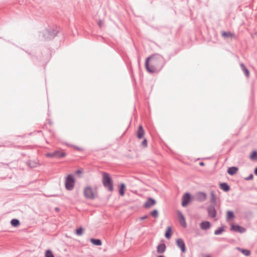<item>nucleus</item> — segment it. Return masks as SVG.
<instances>
[{
    "label": "nucleus",
    "instance_id": "nucleus-1",
    "mask_svg": "<svg viewBox=\"0 0 257 257\" xmlns=\"http://www.w3.org/2000/svg\"><path fill=\"white\" fill-rule=\"evenodd\" d=\"M165 65L164 57L159 54H154L147 58L145 61L147 70L150 73L158 72Z\"/></svg>",
    "mask_w": 257,
    "mask_h": 257
},
{
    "label": "nucleus",
    "instance_id": "nucleus-2",
    "mask_svg": "<svg viewBox=\"0 0 257 257\" xmlns=\"http://www.w3.org/2000/svg\"><path fill=\"white\" fill-rule=\"evenodd\" d=\"M58 33V31L51 28L46 29L40 34V39L41 40H50L53 39Z\"/></svg>",
    "mask_w": 257,
    "mask_h": 257
},
{
    "label": "nucleus",
    "instance_id": "nucleus-3",
    "mask_svg": "<svg viewBox=\"0 0 257 257\" xmlns=\"http://www.w3.org/2000/svg\"><path fill=\"white\" fill-rule=\"evenodd\" d=\"M102 184L105 188L112 192L113 190V182L109 175L105 172L102 173Z\"/></svg>",
    "mask_w": 257,
    "mask_h": 257
},
{
    "label": "nucleus",
    "instance_id": "nucleus-4",
    "mask_svg": "<svg viewBox=\"0 0 257 257\" xmlns=\"http://www.w3.org/2000/svg\"><path fill=\"white\" fill-rule=\"evenodd\" d=\"M75 184V180L72 175H68L66 178L65 185L66 189L68 190L73 189Z\"/></svg>",
    "mask_w": 257,
    "mask_h": 257
},
{
    "label": "nucleus",
    "instance_id": "nucleus-5",
    "mask_svg": "<svg viewBox=\"0 0 257 257\" xmlns=\"http://www.w3.org/2000/svg\"><path fill=\"white\" fill-rule=\"evenodd\" d=\"M83 194L85 197L87 199H94L95 197L94 192L92 188L90 186L86 187L84 189Z\"/></svg>",
    "mask_w": 257,
    "mask_h": 257
},
{
    "label": "nucleus",
    "instance_id": "nucleus-6",
    "mask_svg": "<svg viewBox=\"0 0 257 257\" xmlns=\"http://www.w3.org/2000/svg\"><path fill=\"white\" fill-rule=\"evenodd\" d=\"M66 154L64 152L60 151H55L53 153H48L46 154V157L48 158H55L57 159L62 158L65 157Z\"/></svg>",
    "mask_w": 257,
    "mask_h": 257
},
{
    "label": "nucleus",
    "instance_id": "nucleus-7",
    "mask_svg": "<svg viewBox=\"0 0 257 257\" xmlns=\"http://www.w3.org/2000/svg\"><path fill=\"white\" fill-rule=\"evenodd\" d=\"M191 200V195L189 193H185L182 198V206L186 207Z\"/></svg>",
    "mask_w": 257,
    "mask_h": 257
},
{
    "label": "nucleus",
    "instance_id": "nucleus-8",
    "mask_svg": "<svg viewBox=\"0 0 257 257\" xmlns=\"http://www.w3.org/2000/svg\"><path fill=\"white\" fill-rule=\"evenodd\" d=\"M208 216L211 218H215L216 216V211L214 205H211L207 207V209Z\"/></svg>",
    "mask_w": 257,
    "mask_h": 257
},
{
    "label": "nucleus",
    "instance_id": "nucleus-9",
    "mask_svg": "<svg viewBox=\"0 0 257 257\" xmlns=\"http://www.w3.org/2000/svg\"><path fill=\"white\" fill-rule=\"evenodd\" d=\"M178 218L179 221L181 225L184 227L186 228L187 227V224L186 222L185 218L183 214L180 211H177Z\"/></svg>",
    "mask_w": 257,
    "mask_h": 257
},
{
    "label": "nucleus",
    "instance_id": "nucleus-10",
    "mask_svg": "<svg viewBox=\"0 0 257 257\" xmlns=\"http://www.w3.org/2000/svg\"><path fill=\"white\" fill-rule=\"evenodd\" d=\"M176 244L182 252L186 251V246L184 240L182 238H178L176 240Z\"/></svg>",
    "mask_w": 257,
    "mask_h": 257
},
{
    "label": "nucleus",
    "instance_id": "nucleus-11",
    "mask_svg": "<svg viewBox=\"0 0 257 257\" xmlns=\"http://www.w3.org/2000/svg\"><path fill=\"white\" fill-rule=\"evenodd\" d=\"M196 199L199 202H204L206 200L207 195L205 192H198L196 194Z\"/></svg>",
    "mask_w": 257,
    "mask_h": 257
},
{
    "label": "nucleus",
    "instance_id": "nucleus-12",
    "mask_svg": "<svg viewBox=\"0 0 257 257\" xmlns=\"http://www.w3.org/2000/svg\"><path fill=\"white\" fill-rule=\"evenodd\" d=\"M230 230L239 233H243L246 231V229L244 227L238 225H232Z\"/></svg>",
    "mask_w": 257,
    "mask_h": 257
},
{
    "label": "nucleus",
    "instance_id": "nucleus-13",
    "mask_svg": "<svg viewBox=\"0 0 257 257\" xmlns=\"http://www.w3.org/2000/svg\"><path fill=\"white\" fill-rule=\"evenodd\" d=\"M156 201L152 198H149L144 203V206L146 208H150L152 206L155 205Z\"/></svg>",
    "mask_w": 257,
    "mask_h": 257
},
{
    "label": "nucleus",
    "instance_id": "nucleus-14",
    "mask_svg": "<svg viewBox=\"0 0 257 257\" xmlns=\"http://www.w3.org/2000/svg\"><path fill=\"white\" fill-rule=\"evenodd\" d=\"M145 135V131L142 126V125H140L139 126L137 132V137L138 139H143Z\"/></svg>",
    "mask_w": 257,
    "mask_h": 257
},
{
    "label": "nucleus",
    "instance_id": "nucleus-15",
    "mask_svg": "<svg viewBox=\"0 0 257 257\" xmlns=\"http://www.w3.org/2000/svg\"><path fill=\"white\" fill-rule=\"evenodd\" d=\"M166 248V246L165 243H161L159 244L157 247V252L159 253H163L165 252Z\"/></svg>",
    "mask_w": 257,
    "mask_h": 257
},
{
    "label": "nucleus",
    "instance_id": "nucleus-16",
    "mask_svg": "<svg viewBox=\"0 0 257 257\" xmlns=\"http://www.w3.org/2000/svg\"><path fill=\"white\" fill-rule=\"evenodd\" d=\"M200 228L203 230H207L210 227V223L208 221H203L200 223Z\"/></svg>",
    "mask_w": 257,
    "mask_h": 257
},
{
    "label": "nucleus",
    "instance_id": "nucleus-17",
    "mask_svg": "<svg viewBox=\"0 0 257 257\" xmlns=\"http://www.w3.org/2000/svg\"><path fill=\"white\" fill-rule=\"evenodd\" d=\"M210 202L213 205H215L216 203V195L213 191H211L210 193Z\"/></svg>",
    "mask_w": 257,
    "mask_h": 257
},
{
    "label": "nucleus",
    "instance_id": "nucleus-18",
    "mask_svg": "<svg viewBox=\"0 0 257 257\" xmlns=\"http://www.w3.org/2000/svg\"><path fill=\"white\" fill-rule=\"evenodd\" d=\"M238 169L237 167H229L227 170V173L230 175H234L238 171Z\"/></svg>",
    "mask_w": 257,
    "mask_h": 257
},
{
    "label": "nucleus",
    "instance_id": "nucleus-19",
    "mask_svg": "<svg viewBox=\"0 0 257 257\" xmlns=\"http://www.w3.org/2000/svg\"><path fill=\"white\" fill-rule=\"evenodd\" d=\"M236 249L241 252L246 256H248L250 254V251L248 249L241 248L239 247H236Z\"/></svg>",
    "mask_w": 257,
    "mask_h": 257
},
{
    "label": "nucleus",
    "instance_id": "nucleus-20",
    "mask_svg": "<svg viewBox=\"0 0 257 257\" xmlns=\"http://www.w3.org/2000/svg\"><path fill=\"white\" fill-rule=\"evenodd\" d=\"M220 188L225 192H227L230 189V186L226 183H222L219 185Z\"/></svg>",
    "mask_w": 257,
    "mask_h": 257
},
{
    "label": "nucleus",
    "instance_id": "nucleus-21",
    "mask_svg": "<svg viewBox=\"0 0 257 257\" xmlns=\"http://www.w3.org/2000/svg\"><path fill=\"white\" fill-rule=\"evenodd\" d=\"M90 242L94 245L97 246H100L102 244V241L99 239L90 238Z\"/></svg>",
    "mask_w": 257,
    "mask_h": 257
},
{
    "label": "nucleus",
    "instance_id": "nucleus-22",
    "mask_svg": "<svg viewBox=\"0 0 257 257\" xmlns=\"http://www.w3.org/2000/svg\"><path fill=\"white\" fill-rule=\"evenodd\" d=\"M240 67H241L242 70L244 72L245 75L246 77H248L249 75V72L248 70L247 69V68L245 67V66L243 63H240Z\"/></svg>",
    "mask_w": 257,
    "mask_h": 257
},
{
    "label": "nucleus",
    "instance_id": "nucleus-23",
    "mask_svg": "<svg viewBox=\"0 0 257 257\" xmlns=\"http://www.w3.org/2000/svg\"><path fill=\"white\" fill-rule=\"evenodd\" d=\"M125 188V185L124 183H121L119 188V193L121 196H123L124 194V190Z\"/></svg>",
    "mask_w": 257,
    "mask_h": 257
},
{
    "label": "nucleus",
    "instance_id": "nucleus-24",
    "mask_svg": "<svg viewBox=\"0 0 257 257\" xmlns=\"http://www.w3.org/2000/svg\"><path fill=\"white\" fill-rule=\"evenodd\" d=\"M171 235H172L171 227L170 226H168L166 231L165 236L167 238L169 239V238H170Z\"/></svg>",
    "mask_w": 257,
    "mask_h": 257
},
{
    "label": "nucleus",
    "instance_id": "nucleus-25",
    "mask_svg": "<svg viewBox=\"0 0 257 257\" xmlns=\"http://www.w3.org/2000/svg\"><path fill=\"white\" fill-rule=\"evenodd\" d=\"M11 223L13 226L17 227L20 224V222L17 219H13L11 221Z\"/></svg>",
    "mask_w": 257,
    "mask_h": 257
},
{
    "label": "nucleus",
    "instance_id": "nucleus-26",
    "mask_svg": "<svg viewBox=\"0 0 257 257\" xmlns=\"http://www.w3.org/2000/svg\"><path fill=\"white\" fill-rule=\"evenodd\" d=\"M234 213L233 211H227V220H229V219H232L233 218H234Z\"/></svg>",
    "mask_w": 257,
    "mask_h": 257
},
{
    "label": "nucleus",
    "instance_id": "nucleus-27",
    "mask_svg": "<svg viewBox=\"0 0 257 257\" xmlns=\"http://www.w3.org/2000/svg\"><path fill=\"white\" fill-rule=\"evenodd\" d=\"M224 229L223 226L220 227L214 231V234L215 235L221 234L224 231Z\"/></svg>",
    "mask_w": 257,
    "mask_h": 257
},
{
    "label": "nucleus",
    "instance_id": "nucleus-28",
    "mask_svg": "<svg viewBox=\"0 0 257 257\" xmlns=\"http://www.w3.org/2000/svg\"><path fill=\"white\" fill-rule=\"evenodd\" d=\"M250 159L251 160H257V151H254L250 155Z\"/></svg>",
    "mask_w": 257,
    "mask_h": 257
},
{
    "label": "nucleus",
    "instance_id": "nucleus-29",
    "mask_svg": "<svg viewBox=\"0 0 257 257\" xmlns=\"http://www.w3.org/2000/svg\"><path fill=\"white\" fill-rule=\"evenodd\" d=\"M150 214L154 218H157L159 216L158 211L157 209H154L150 212Z\"/></svg>",
    "mask_w": 257,
    "mask_h": 257
},
{
    "label": "nucleus",
    "instance_id": "nucleus-30",
    "mask_svg": "<svg viewBox=\"0 0 257 257\" xmlns=\"http://www.w3.org/2000/svg\"><path fill=\"white\" fill-rule=\"evenodd\" d=\"M233 34L230 32H223L222 33V36L223 37H224V38L232 37L233 36Z\"/></svg>",
    "mask_w": 257,
    "mask_h": 257
},
{
    "label": "nucleus",
    "instance_id": "nucleus-31",
    "mask_svg": "<svg viewBox=\"0 0 257 257\" xmlns=\"http://www.w3.org/2000/svg\"><path fill=\"white\" fill-rule=\"evenodd\" d=\"M45 257H54V255L50 250H47L45 253Z\"/></svg>",
    "mask_w": 257,
    "mask_h": 257
},
{
    "label": "nucleus",
    "instance_id": "nucleus-32",
    "mask_svg": "<svg viewBox=\"0 0 257 257\" xmlns=\"http://www.w3.org/2000/svg\"><path fill=\"white\" fill-rule=\"evenodd\" d=\"M83 229L82 227H79L76 230V233L78 235H81L82 234Z\"/></svg>",
    "mask_w": 257,
    "mask_h": 257
},
{
    "label": "nucleus",
    "instance_id": "nucleus-33",
    "mask_svg": "<svg viewBox=\"0 0 257 257\" xmlns=\"http://www.w3.org/2000/svg\"><path fill=\"white\" fill-rule=\"evenodd\" d=\"M28 164L31 168H35L37 166V163L34 162H30Z\"/></svg>",
    "mask_w": 257,
    "mask_h": 257
},
{
    "label": "nucleus",
    "instance_id": "nucleus-34",
    "mask_svg": "<svg viewBox=\"0 0 257 257\" xmlns=\"http://www.w3.org/2000/svg\"><path fill=\"white\" fill-rule=\"evenodd\" d=\"M147 140L146 139H144V140L143 141V142H142L141 143V146L143 147V148H146L147 147Z\"/></svg>",
    "mask_w": 257,
    "mask_h": 257
},
{
    "label": "nucleus",
    "instance_id": "nucleus-35",
    "mask_svg": "<svg viewBox=\"0 0 257 257\" xmlns=\"http://www.w3.org/2000/svg\"><path fill=\"white\" fill-rule=\"evenodd\" d=\"M253 178V175L252 174H250L248 177L245 178V180H252Z\"/></svg>",
    "mask_w": 257,
    "mask_h": 257
},
{
    "label": "nucleus",
    "instance_id": "nucleus-36",
    "mask_svg": "<svg viewBox=\"0 0 257 257\" xmlns=\"http://www.w3.org/2000/svg\"><path fill=\"white\" fill-rule=\"evenodd\" d=\"M202 257H211L210 254H203Z\"/></svg>",
    "mask_w": 257,
    "mask_h": 257
},
{
    "label": "nucleus",
    "instance_id": "nucleus-37",
    "mask_svg": "<svg viewBox=\"0 0 257 257\" xmlns=\"http://www.w3.org/2000/svg\"><path fill=\"white\" fill-rule=\"evenodd\" d=\"M148 217V216L146 215L141 217L140 218V219L141 220L145 219H147Z\"/></svg>",
    "mask_w": 257,
    "mask_h": 257
},
{
    "label": "nucleus",
    "instance_id": "nucleus-38",
    "mask_svg": "<svg viewBox=\"0 0 257 257\" xmlns=\"http://www.w3.org/2000/svg\"><path fill=\"white\" fill-rule=\"evenodd\" d=\"M102 22L101 21H99V22H98V25L100 27H102Z\"/></svg>",
    "mask_w": 257,
    "mask_h": 257
},
{
    "label": "nucleus",
    "instance_id": "nucleus-39",
    "mask_svg": "<svg viewBox=\"0 0 257 257\" xmlns=\"http://www.w3.org/2000/svg\"><path fill=\"white\" fill-rule=\"evenodd\" d=\"M199 165H200V166H204L205 164H204V162H200V163H199Z\"/></svg>",
    "mask_w": 257,
    "mask_h": 257
},
{
    "label": "nucleus",
    "instance_id": "nucleus-40",
    "mask_svg": "<svg viewBox=\"0 0 257 257\" xmlns=\"http://www.w3.org/2000/svg\"><path fill=\"white\" fill-rule=\"evenodd\" d=\"M81 173V170H77V171H76V174H80V173Z\"/></svg>",
    "mask_w": 257,
    "mask_h": 257
},
{
    "label": "nucleus",
    "instance_id": "nucleus-41",
    "mask_svg": "<svg viewBox=\"0 0 257 257\" xmlns=\"http://www.w3.org/2000/svg\"><path fill=\"white\" fill-rule=\"evenodd\" d=\"M254 172L255 175L257 176V167L255 168Z\"/></svg>",
    "mask_w": 257,
    "mask_h": 257
},
{
    "label": "nucleus",
    "instance_id": "nucleus-42",
    "mask_svg": "<svg viewBox=\"0 0 257 257\" xmlns=\"http://www.w3.org/2000/svg\"><path fill=\"white\" fill-rule=\"evenodd\" d=\"M158 257H164V256L163 255H159Z\"/></svg>",
    "mask_w": 257,
    "mask_h": 257
}]
</instances>
